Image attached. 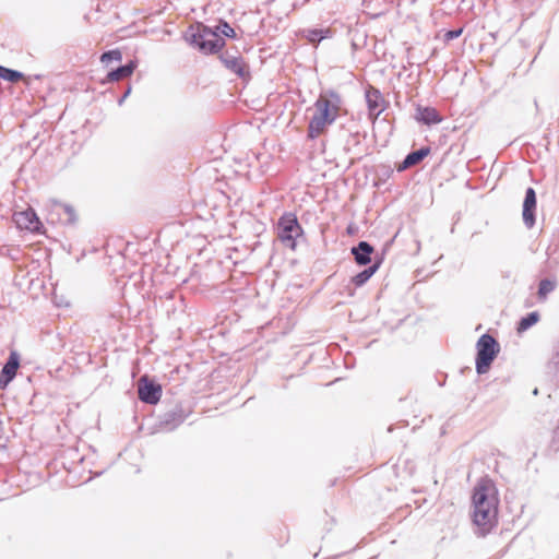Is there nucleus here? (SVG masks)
Returning <instances> with one entry per match:
<instances>
[{
    "mask_svg": "<svg viewBox=\"0 0 559 559\" xmlns=\"http://www.w3.org/2000/svg\"><path fill=\"white\" fill-rule=\"evenodd\" d=\"M219 59L227 69L235 72L239 76H245L248 74V66L241 56L231 55L226 51L219 56Z\"/></svg>",
    "mask_w": 559,
    "mask_h": 559,
    "instance_id": "nucleus-11",
    "label": "nucleus"
},
{
    "mask_svg": "<svg viewBox=\"0 0 559 559\" xmlns=\"http://www.w3.org/2000/svg\"><path fill=\"white\" fill-rule=\"evenodd\" d=\"M136 68L135 61H130L126 66H122L114 71H110L107 76V82H118L132 75Z\"/></svg>",
    "mask_w": 559,
    "mask_h": 559,
    "instance_id": "nucleus-14",
    "label": "nucleus"
},
{
    "mask_svg": "<svg viewBox=\"0 0 559 559\" xmlns=\"http://www.w3.org/2000/svg\"><path fill=\"white\" fill-rule=\"evenodd\" d=\"M372 252L373 248L366 241H360L357 247L352 248V254L359 265H366L370 263V254Z\"/></svg>",
    "mask_w": 559,
    "mask_h": 559,
    "instance_id": "nucleus-13",
    "label": "nucleus"
},
{
    "mask_svg": "<svg viewBox=\"0 0 559 559\" xmlns=\"http://www.w3.org/2000/svg\"><path fill=\"white\" fill-rule=\"evenodd\" d=\"M378 267H379L378 263L369 266L368 269H366V270L361 271L360 273H358L357 275H355L352 278V282L357 287L364 285L377 272Z\"/></svg>",
    "mask_w": 559,
    "mask_h": 559,
    "instance_id": "nucleus-17",
    "label": "nucleus"
},
{
    "mask_svg": "<svg viewBox=\"0 0 559 559\" xmlns=\"http://www.w3.org/2000/svg\"><path fill=\"white\" fill-rule=\"evenodd\" d=\"M462 33H463V28L462 27L459 28V29H454V31H448L443 35V40H444V43H449L452 39L457 38L459 36H461Z\"/></svg>",
    "mask_w": 559,
    "mask_h": 559,
    "instance_id": "nucleus-23",
    "label": "nucleus"
},
{
    "mask_svg": "<svg viewBox=\"0 0 559 559\" xmlns=\"http://www.w3.org/2000/svg\"><path fill=\"white\" fill-rule=\"evenodd\" d=\"M476 348V370L480 374L486 373L500 350L499 344L491 335L484 334L477 341Z\"/></svg>",
    "mask_w": 559,
    "mask_h": 559,
    "instance_id": "nucleus-4",
    "label": "nucleus"
},
{
    "mask_svg": "<svg viewBox=\"0 0 559 559\" xmlns=\"http://www.w3.org/2000/svg\"><path fill=\"white\" fill-rule=\"evenodd\" d=\"M219 29L227 37H231V38L236 37L235 29L231 26H229L227 23H223L221 25Z\"/></svg>",
    "mask_w": 559,
    "mask_h": 559,
    "instance_id": "nucleus-24",
    "label": "nucleus"
},
{
    "mask_svg": "<svg viewBox=\"0 0 559 559\" xmlns=\"http://www.w3.org/2000/svg\"><path fill=\"white\" fill-rule=\"evenodd\" d=\"M301 227L295 214L288 213L280 218L277 236L286 247L294 250L296 247V239L301 235Z\"/></svg>",
    "mask_w": 559,
    "mask_h": 559,
    "instance_id": "nucleus-5",
    "label": "nucleus"
},
{
    "mask_svg": "<svg viewBox=\"0 0 559 559\" xmlns=\"http://www.w3.org/2000/svg\"><path fill=\"white\" fill-rule=\"evenodd\" d=\"M330 35V29H325V31H322V29H311L308 32V39L311 41V43H318L320 41L322 38H325Z\"/></svg>",
    "mask_w": 559,
    "mask_h": 559,
    "instance_id": "nucleus-22",
    "label": "nucleus"
},
{
    "mask_svg": "<svg viewBox=\"0 0 559 559\" xmlns=\"http://www.w3.org/2000/svg\"><path fill=\"white\" fill-rule=\"evenodd\" d=\"M366 100L370 116L377 118L385 109V99L379 90L370 86L366 91Z\"/></svg>",
    "mask_w": 559,
    "mask_h": 559,
    "instance_id": "nucleus-9",
    "label": "nucleus"
},
{
    "mask_svg": "<svg viewBox=\"0 0 559 559\" xmlns=\"http://www.w3.org/2000/svg\"><path fill=\"white\" fill-rule=\"evenodd\" d=\"M499 497L495 483L488 478H480L474 487L472 495V520L477 533L485 536L498 524Z\"/></svg>",
    "mask_w": 559,
    "mask_h": 559,
    "instance_id": "nucleus-1",
    "label": "nucleus"
},
{
    "mask_svg": "<svg viewBox=\"0 0 559 559\" xmlns=\"http://www.w3.org/2000/svg\"><path fill=\"white\" fill-rule=\"evenodd\" d=\"M554 358L556 359V361L559 364V343L556 345L555 347V350H554Z\"/></svg>",
    "mask_w": 559,
    "mask_h": 559,
    "instance_id": "nucleus-25",
    "label": "nucleus"
},
{
    "mask_svg": "<svg viewBox=\"0 0 559 559\" xmlns=\"http://www.w3.org/2000/svg\"><path fill=\"white\" fill-rule=\"evenodd\" d=\"M538 320H539L538 312L534 311V312L528 313L526 317L522 318L521 321L519 322L518 328H516L518 332L523 333L524 331H526L527 329H530L531 326L536 324L538 322Z\"/></svg>",
    "mask_w": 559,
    "mask_h": 559,
    "instance_id": "nucleus-18",
    "label": "nucleus"
},
{
    "mask_svg": "<svg viewBox=\"0 0 559 559\" xmlns=\"http://www.w3.org/2000/svg\"><path fill=\"white\" fill-rule=\"evenodd\" d=\"M162 391V386L146 376L141 377L138 381V395L144 403L157 404L160 400Z\"/></svg>",
    "mask_w": 559,
    "mask_h": 559,
    "instance_id": "nucleus-6",
    "label": "nucleus"
},
{
    "mask_svg": "<svg viewBox=\"0 0 559 559\" xmlns=\"http://www.w3.org/2000/svg\"><path fill=\"white\" fill-rule=\"evenodd\" d=\"M52 213H56L57 215L64 214L67 216L66 222L72 223L75 221V211L72 206L60 203V202H53L52 203Z\"/></svg>",
    "mask_w": 559,
    "mask_h": 559,
    "instance_id": "nucleus-16",
    "label": "nucleus"
},
{
    "mask_svg": "<svg viewBox=\"0 0 559 559\" xmlns=\"http://www.w3.org/2000/svg\"><path fill=\"white\" fill-rule=\"evenodd\" d=\"M122 60V52L119 49H112L109 51L104 52L100 56V62L105 66H108L111 61H121Z\"/></svg>",
    "mask_w": 559,
    "mask_h": 559,
    "instance_id": "nucleus-21",
    "label": "nucleus"
},
{
    "mask_svg": "<svg viewBox=\"0 0 559 559\" xmlns=\"http://www.w3.org/2000/svg\"><path fill=\"white\" fill-rule=\"evenodd\" d=\"M556 285H557L556 281H551V280L540 281L539 286H538V292H537L538 299L542 301L545 300L547 298L548 294H550L551 292L555 290Z\"/></svg>",
    "mask_w": 559,
    "mask_h": 559,
    "instance_id": "nucleus-19",
    "label": "nucleus"
},
{
    "mask_svg": "<svg viewBox=\"0 0 559 559\" xmlns=\"http://www.w3.org/2000/svg\"><path fill=\"white\" fill-rule=\"evenodd\" d=\"M342 110V98L334 92L329 91L318 96L310 109L311 115L307 128V136L316 140L328 132V129L340 117Z\"/></svg>",
    "mask_w": 559,
    "mask_h": 559,
    "instance_id": "nucleus-2",
    "label": "nucleus"
},
{
    "mask_svg": "<svg viewBox=\"0 0 559 559\" xmlns=\"http://www.w3.org/2000/svg\"><path fill=\"white\" fill-rule=\"evenodd\" d=\"M416 119L427 126L437 124L442 121V117L436 108L423 106L416 108Z\"/></svg>",
    "mask_w": 559,
    "mask_h": 559,
    "instance_id": "nucleus-12",
    "label": "nucleus"
},
{
    "mask_svg": "<svg viewBox=\"0 0 559 559\" xmlns=\"http://www.w3.org/2000/svg\"><path fill=\"white\" fill-rule=\"evenodd\" d=\"M536 205L537 200L535 190L533 188H528L525 192L522 211L523 221L527 228H532L535 224Z\"/></svg>",
    "mask_w": 559,
    "mask_h": 559,
    "instance_id": "nucleus-8",
    "label": "nucleus"
},
{
    "mask_svg": "<svg viewBox=\"0 0 559 559\" xmlns=\"http://www.w3.org/2000/svg\"><path fill=\"white\" fill-rule=\"evenodd\" d=\"M189 34L191 44L204 53L218 52L225 46L223 37L202 24L191 26Z\"/></svg>",
    "mask_w": 559,
    "mask_h": 559,
    "instance_id": "nucleus-3",
    "label": "nucleus"
},
{
    "mask_svg": "<svg viewBox=\"0 0 559 559\" xmlns=\"http://www.w3.org/2000/svg\"><path fill=\"white\" fill-rule=\"evenodd\" d=\"M13 219L20 229H25L31 233H40L43 224L33 209L16 212Z\"/></svg>",
    "mask_w": 559,
    "mask_h": 559,
    "instance_id": "nucleus-7",
    "label": "nucleus"
},
{
    "mask_svg": "<svg viewBox=\"0 0 559 559\" xmlns=\"http://www.w3.org/2000/svg\"><path fill=\"white\" fill-rule=\"evenodd\" d=\"M430 154L429 147H423L418 151L409 153L406 158L403 160L402 165L399 166V170H404L412 166L419 164L425 157Z\"/></svg>",
    "mask_w": 559,
    "mask_h": 559,
    "instance_id": "nucleus-15",
    "label": "nucleus"
},
{
    "mask_svg": "<svg viewBox=\"0 0 559 559\" xmlns=\"http://www.w3.org/2000/svg\"><path fill=\"white\" fill-rule=\"evenodd\" d=\"M0 78L12 83L24 80L23 73L2 66H0Z\"/></svg>",
    "mask_w": 559,
    "mask_h": 559,
    "instance_id": "nucleus-20",
    "label": "nucleus"
},
{
    "mask_svg": "<svg viewBox=\"0 0 559 559\" xmlns=\"http://www.w3.org/2000/svg\"><path fill=\"white\" fill-rule=\"evenodd\" d=\"M20 367L19 355L16 352H11L7 364L3 366L0 373V388L5 389L7 385L14 379L16 376L17 369Z\"/></svg>",
    "mask_w": 559,
    "mask_h": 559,
    "instance_id": "nucleus-10",
    "label": "nucleus"
}]
</instances>
